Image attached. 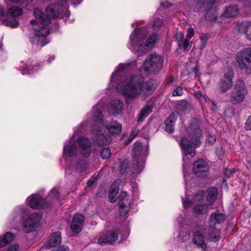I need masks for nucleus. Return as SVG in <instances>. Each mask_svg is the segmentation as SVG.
Instances as JSON below:
<instances>
[{
    "mask_svg": "<svg viewBox=\"0 0 251 251\" xmlns=\"http://www.w3.org/2000/svg\"><path fill=\"white\" fill-rule=\"evenodd\" d=\"M153 92L152 87L140 75H131L126 79V84L121 89V93L124 96L127 102L140 97L145 99Z\"/></svg>",
    "mask_w": 251,
    "mask_h": 251,
    "instance_id": "nucleus-1",
    "label": "nucleus"
},
{
    "mask_svg": "<svg viewBox=\"0 0 251 251\" xmlns=\"http://www.w3.org/2000/svg\"><path fill=\"white\" fill-rule=\"evenodd\" d=\"M102 114L97 106L93 107V118L94 124L92 126V131L93 134L97 136L96 140L100 146H104L109 144L112 139L108 135H104L101 128L104 126L112 134H119L122 130V125L116 121H112L109 123H104L102 120Z\"/></svg>",
    "mask_w": 251,
    "mask_h": 251,
    "instance_id": "nucleus-2",
    "label": "nucleus"
},
{
    "mask_svg": "<svg viewBox=\"0 0 251 251\" xmlns=\"http://www.w3.org/2000/svg\"><path fill=\"white\" fill-rule=\"evenodd\" d=\"M188 132L190 141L185 137L181 138L180 145L186 156L189 155L191 157H194L196 152L192 147L190 146V143L197 147L199 146L201 144V139L202 137L201 131L199 128L198 121L196 120H193L191 122Z\"/></svg>",
    "mask_w": 251,
    "mask_h": 251,
    "instance_id": "nucleus-3",
    "label": "nucleus"
},
{
    "mask_svg": "<svg viewBox=\"0 0 251 251\" xmlns=\"http://www.w3.org/2000/svg\"><path fill=\"white\" fill-rule=\"evenodd\" d=\"M34 14L35 20H32L30 23L32 25L36 23H40L44 26H41L38 29L34 28L35 33L31 38V42L32 44H38L40 37H44L49 33V29L47 27L51 22L50 19L44 14L39 9H34Z\"/></svg>",
    "mask_w": 251,
    "mask_h": 251,
    "instance_id": "nucleus-4",
    "label": "nucleus"
},
{
    "mask_svg": "<svg viewBox=\"0 0 251 251\" xmlns=\"http://www.w3.org/2000/svg\"><path fill=\"white\" fill-rule=\"evenodd\" d=\"M189 3L193 4V10L199 13L205 11L206 20L212 21L216 19L217 13L213 7L214 4L219 0H187Z\"/></svg>",
    "mask_w": 251,
    "mask_h": 251,
    "instance_id": "nucleus-5",
    "label": "nucleus"
},
{
    "mask_svg": "<svg viewBox=\"0 0 251 251\" xmlns=\"http://www.w3.org/2000/svg\"><path fill=\"white\" fill-rule=\"evenodd\" d=\"M238 68L246 74H251V48H247L238 51L235 57Z\"/></svg>",
    "mask_w": 251,
    "mask_h": 251,
    "instance_id": "nucleus-6",
    "label": "nucleus"
},
{
    "mask_svg": "<svg viewBox=\"0 0 251 251\" xmlns=\"http://www.w3.org/2000/svg\"><path fill=\"white\" fill-rule=\"evenodd\" d=\"M57 4L50 5L46 8V13L49 16L56 19L68 17L70 11L68 9L67 0H56Z\"/></svg>",
    "mask_w": 251,
    "mask_h": 251,
    "instance_id": "nucleus-7",
    "label": "nucleus"
},
{
    "mask_svg": "<svg viewBox=\"0 0 251 251\" xmlns=\"http://www.w3.org/2000/svg\"><path fill=\"white\" fill-rule=\"evenodd\" d=\"M163 60L158 54L154 53L150 54L145 60L142 69L147 72L158 73L162 67Z\"/></svg>",
    "mask_w": 251,
    "mask_h": 251,
    "instance_id": "nucleus-8",
    "label": "nucleus"
},
{
    "mask_svg": "<svg viewBox=\"0 0 251 251\" xmlns=\"http://www.w3.org/2000/svg\"><path fill=\"white\" fill-rule=\"evenodd\" d=\"M247 93L248 90L244 81L241 79H238L236 81L233 91L230 94L231 102L236 104L243 101Z\"/></svg>",
    "mask_w": 251,
    "mask_h": 251,
    "instance_id": "nucleus-9",
    "label": "nucleus"
},
{
    "mask_svg": "<svg viewBox=\"0 0 251 251\" xmlns=\"http://www.w3.org/2000/svg\"><path fill=\"white\" fill-rule=\"evenodd\" d=\"M233 77L234 72L232 70L227 68L225 71L220 80V90L222 93H225L232 87Z\"/></svg>",
    "mask_w": 251,
    "mask_h": 251,
    "instance_id": "nucleus-10",
    "label": "nucleus"
},
{
    "mask_svg": "<svg viewBox=\"0 0 251 251\" xmlns=\"http://www.w3.org/2000/svg\"><path fill=\"white\" fill-rule=\"evenodd\" d=\"M42 217L41 213H32L23 223V230L26 233H29L34 230L36 226L39 223Z\"/></svg>",
    "mask_w": 251,
    "mask_h": 251,
    "instance_id": "nucleus-11",
    "label": "nucleus"
},
{
    "mask_svg": "<svg viewBox=\"0 0 251 251\" xmlns=\"http://www.w3.org/2000/svg\"><path fill=\"white\" fill-rule=\"evenodd\" d=\"M148 32L145 28H140L134 30L130 36L131 47L136 51V46L138 43L145 39Z\"/></svg>",
    "mask_w": 251,
    "mask_h": 251,
    "instance_id": "nucleus-12",
    "label": "nucleus"
},
{
    "mask_svg": "<svg viewBox=\"0 0 251 251\" xmlns=\"http://www.w3.org/2000/svg\"><path fill=\"white\" fill-rule=\"evenodd\" d=\"M208 169L207 164L203 159H199L195 161L193 164V172L198 177H204L206 176Z\"/></svg>",
    "mask_w": 251,
    "mask_h": 251,
    "instance_id": "nucleus-13",
    "label": "nucleus"
},
{
    "mask_svg": "<svg viewBox=\"0 0 251 251\" xmlns=\"http://www.w3.org/2000/svg\"><path fill=\"white\" fill-rule=\"evenodd\" d=\"M76 142L79 146V151L82 156L88 158L92 152L91 142L87 138L80 137L77 139Z\"/></svg>",
    "mask_w": 251,
    "mask_h": 251,
    "instance_id": "nucleus-14",
    "label": "nucleus"
},
{
    "mask_svg": "<svg viewBox=\"0 0 251 251\" xmlns=\"http://www.w3.org/2000/svg\"><path fill=\"white\" fill-rule=\"evenodd\" d=\"M27 200L30 206L34 209L46 208L50 204L47 202L45 200L36 195H31Z\"/></svg>",
    "mask_w": 251,
    "mask_h": 251,
    "instance_id": "nucleus-15",
    "label": "nucleus"
},
{
    "mask_svg": "<svg viewBox=\"0 0 251 251\" xmlns=\"http://www.w3.org/2000/svg\"><path fill=\"white\" fill-rule=\"evenodd\" d=\"M225 220V215L217 210L210 215L209 219V226L211 229H215L216 225L222 224Z\"/></svg>",
    "mask_w": 251,
    "mask_h": 251,
    "instance_id": "nucleus-16",
    "label": "nucleus"
},
{
    "mask_svg": "<svg viewBox=\"0 0 251 251\" xmlns=\"http://www.w3.org/2000/svg\"><path fill=\"white\" fill-rule=\"evenodd\" d=\"M119 233L120 232L118 229L109 231L100 237L98 240V242L100 244H112L117 240Z\"/></svg>",
    "mask_w": 251,
    "mask_h": 251,
    "instance_id": "nucleus-17",
    "label": "nucleus"
},
{
    "mask_svg": "<svg viewBox=\"0 0 251 251\" xmlns=\"http://www.w3.org/2000/svg\"><path fill=\"white\" fill-rule=\"evenodd\" d=\"M235 29L239 33L245 34L247 39L251 41V21L244 20L238 23Z\"/></svg>",
    "mask_w": 251,
    "mask_h": 251,
    "instance_id": "nucleus-18",
    "label": "nucleus"
},
{
    "mask_svg": "<svg viewBox=\"0 0 251 251\" xmlns=\"http://www.w3.org/2000/svg\"><path fill=\"white\" fill-rule=\"evenodd\" d=\"M75 137L73 136L68 141V144H65L63 148V154L65 156L70 157L77 154L78 150L74 145Z\"/></svg>",
    "mask_w": 251,
    "mask_h": 251,
    "instance_id": "nucleus-19",
    "label": "nucleus"
},
{
    "mask_svg": "<svg viewBox=\"0 0 251 251\" xmlns=\"http://www.w3.org/2000/svg\"><path fill=\"white\" fill-rule=\"evenodd\" d=\"M122 102L118 99L112 100L108 104V110L111 114L117 115L120 113L123 108Z\"/></svg>",
    "mask_w": 251,
    "mask_h": 251,
    "instance_id": "nucleus-20",
    "label": "nucleus"
},
{
    "mask_svg": "<svg viewBox=\"0 0 251 251\" xmlns=\"http://www.w3.org/2000/svg\"><path fill=\"white\" fill-rule=\"evenodd\" d=\"M157 38V35L156 33H154L149 38L146 42V44L144 45L141 44L138 47V51L145 53L149 48H152L156 43Z\"/></svg>",
    "mask_w": 251,
    "mask_h": 251,
    "instance_id": "nucleus-21",
    "label": "nucleus"
},
{
    "mask_svg": "<svg viewBox=\"0 0 251 251\" xmlns=\"http://www.w3.org/2000/svg\"><path fill=\"white\" fill-rule=\"evenodd\" d=\"M190 108V103L185 100L178 101L176 106L177 112L180 115L188 112Z\"/></svg>",
    "mask_w": 251,
    "mask_h": 251,
    "instance_id": "nucleus-22",
    "label": "nucleus"
},
{
    "mask_svg": "<svg viewBox=\"0 0 251 251\" xmlns=\"http://www.w3.org/2000/svg\"><path fill=\"white\" fill-rule=\"evenodd\" d=\"M239 14V8L236 5H230L225 8L223 16L226 18L235 17Z\"/></svg>",
    "mask_w": 251,
    "mask_h": 251,
    "instance_id": "nucleus-23",
    "label": "nucleus"
},
{
    "mask_svg": "<svg viewBox=\"0 0 251 251\" xmlns=\"http://www.w3.org/2000/svg\"><path fill=\"white\" fill-rule=\"evenodd\" d=\"M206 193V201L209 204H211L215 201L217 198L218 190L215 187L209 188Z\"/></svg>",
    "mask_w": 251,
    "mask_h": 251,
    "instance_id": "nucleus-24",
    "label": "nucleus"
},
{
    "mask_svg": "<svg viewBox=\"0 0 251 251\" xmlns=\"http://www.w3.org/2000/svg\"><path fill=\"white\" fill-rule=\"evenodd\" d=\"M61 233L59 231L52 234L50 236L49 244L47 245V248H49L52 246H56L61 243Z\"/></svg>",
    "mask_w": 251,
    "mask_h": 251,
    "instance_id": "nucleus-25",
    "label": "nucleus"
},
{
    "mask_svg": "<svg viewBox=\"0 0 251 251\" xmlns=\"http://www.w3.org/2000/svg\"><path fill=\"white\" fill-rule=\"evenodd\" d=\"M126 201L119 202L120 215L121 216H125L129 210L130 200H126Z\"/></svg>",
    "mask_w": 251,
    "mask_h": 251,
    "instance_id": "nucleus-26",
    "label": "nucleus"
},
{
    "mask_svg": "<svg viewBox=\"0 0 251 251\" xmlns=\"http://www.w3.org/2000/svg\"><path fill=\"white\" fill-rule=\"evenodd\" d=\"M193 240L195 244L200 246L202 249L206 248V246L204 240V237L200 232L195 233Z\"/></svg>",
    "mask_w": 251,
    "mask_h": 251,
    "instance_id": "nucleus-27",
    "label": "nucleus"
},
{
    "mask_svg": "<svg viewBox=\"0 0 251 251\" xmlns=\"http://www.w3.org/2000/svg\"><path fill=\"white\" fill-rule=\"evenodd\" d=\"M14 238L13 234L6 232L3 237L0 238V247H4L12 241Z\"/></svg>",
    "mask_w": 251,
    "mask_h": 251,
    "instance_id": "nucleus-28",
    "label": "nucleus"
},
{
    "mask_svg": "<svg viewBox=\"0 0 251 251\" xmlns=\"http://www.w3.org/2000/svg\"><path fill=\"white\" fill-rule=\"evenodd\" d=\"M143 148L140 142H136L133 148V153L135 158H138L143 154Z\"/></svg>",
    "mask_w": 251,
    "mask_h": 251,
    "instance_id": "nucleus-29",
    "label": "nucleus"
},
{
    "mask_svg": "<svg viewBox=\"0 0 251 251\" xmlns=\"http://www.w3.org/2000/svg\"><path fill=\"white\" fill-rule=\"evenodd\" d=\"M152 108L149 105H146L142 108L141 113L139 116L138 121L142 122L145 118L151 112Z\"/></svg>",
    "mask_w": 251,
    "mask_h": 251,
    "instance_id": "nucleus-30",
    "label": "nucleus"
},
{
    "mask_svg": "<svg viewBox=\"0 0 251 251\" xmlns=\"http://www.w3.org/2000/svg\"><path fill=\"white\" fill-rule=\"evenodd\" d=\"M4 25L12 28L17 27L19 25V22L14 17H10L3 21Z\"/></svg>",
    "mask_w": 251,
    "mask_h": 251,
    "instance_id": "nucleus-31",
    "label": "nucleus"
},
{
    "mask_svg": "<svg viewBox=\"0 0 251 251\" xmlns=\"http://www.w3.org/2000/svg\"><path fill=\"white\" fill-rule=\"evenodd\" d=\"M7 13L11 17H17L23 14V11L21 8L13 6L8 9Z\"/></svg>",
    "mask_w": 251,
    "mask_h": 251,
    "instance_id": "nucleus-32",
    "label": "nucleus"
},
{
    "mask_svg": "<svg viewBox=\"0 0 251 251\" xmlns=\"http://www.w3.org/2000/svg\"><path fill=\"white\" fill-rule=\"evenodd\" d=\"M208 208L207 205L204 204H198L194 208V212L195 214H204L207 212Z\"/></svg>",
    "mask_w": 251,
    "mask_h": 251,
    "instance_id": "nucleus-33",
    "label": "nucleus"
},
{
    "mask_svg": "<svg viewBox=\"0 0 251 251\" xmlns=\"http://www.w3.org/2000/svg\"><path fill=\"white\" fill-rule=\"evenodd\" d=\"M213 230L214 232L210 234L208 240L210 242H217L221 238L220 231L219 229H217Z\"/></svg>",
    "mask_w": 251,
    "mask_h": 251,
    "instance_id": "nucleus-34",
    "label": "nucleus"
},
{
    "mask_svg": "<svg viewBox=\"0 0 251 251\" xmlns=\"http://www.w3.org/2000/svg\"><path fill=\"white\" fill-rule=\"evenodd\" d=\"M208 38L205 35H202L200 37V40L197 41L198 47L200 50H202L206 45Z\"/></svg>",
    "mask_w": 251,
    "mask_h": 251,
    "instance_id": "nucleus-35",
    "label": "nucleus"
},
{
    "mask_svg": "<svg viewBox=\"0 0 251 251\" xmlns=\"http://www.w3.org/2000/svg\"><path fill=\"white\" fill-rule=\"evenodd\" d=\"M82 226L80 224L75 223V221H72L71 225V230L74 234H78L79 233L82 228Z\"/></svg>",
    "mask_w": 251,
    "mask_h": 251,
    "instance_id": "nucleus-36",
    "label": "nucleus"
},
{
    "mask_svg": "<svg viewBox=\"0 0 251 251\" xmlns=\"http://www.w3.org/2000/svg\"><path fill=\"white\" fill-rule=\"evenodd\" d=\"M177 119V113L173 112L170 114L169 117L165 121V124H169V125L173 124L174 125Z\"/></svg>",
    "mask_w": 251,
    "mask_h": 251,
    "instance_id": "nucleus-37",
    "label": "nucleus"
},
{
    "mask_svg": "<svg viewBox=\"0 0 251 251\" xmlns=\"http://www.w3.org/2000/svg\"><path fill=\"white\" fill-rule=\"evenodd\" d=\"M143 168V164L138 162L136 165H134L132 168V173L137 175L139 174Z\"/></svg>",
    "mask_w": 251,
    "mask_h": 251,
    "instance_id": "nucleus-38",
    "label": "nucleus"
},
{
    "mask_svg": "<svg viewBox=\"0 0 251 251\" xmlns=\"http://www.w3.org/2000/svg\"><path fill=\"white\" fill-rule=\"evenodd\" d=\"M87 166L88 163L86 161H81L77 163L76 169L80 172H82L86 170Z\"/></svg>",
    "mask_w": 251,
    "mask_h": 251,
    "instance_id": "nucleus-39",
    "label": "nucleus"
},
{
    "mask_svg": "<svg viewBox=\"0 0 251 251\" xmlns=\"http://www.w3.org/2000/svg\"><path fill=\"white\" fill-rule=\"evenodd\" d=\"M84 220V217L82 214H76L74 216L72 221H75V223L80 224L83 226Z\"/></svg>",
    "mask_w": 251,
    "mask_h": 251,
    "instance_id": "nucleus-40",
    "label": "nucleus"
},
{
    "mask_svg": "<svg viewBox=\"0 0 251 251\" xmlns=\"http://www.w3.org/2000/svg\"><path fill=\"white\" fill-rule=\"evenodd\" d=\"M111 152L110 149L108 148H104L100 152V156L103 159H106L110 157Z\"/></svg>",
    "mask_w": 251,
    "mask_h": 251,
    "instance_id": "nucleus-41",
    "label": "nucleus"
},
{
    "mask_svg": "<svg viewBox=\"0 0 251 251\" xmlns=\"http://www.w3.org/2000/svg\"><path fill=\"white\" fill-rule=\"evenodd\" d=\"M192 42H190L187 39H184V41L180 44L179 47L180 48H183L184 50H189L192 46Z\"/></svg>",
    "mask_w": 251,
    "mask_h": 251,
    "instance_id": "nucleus-42",
    "label": "nucleus"
},
{
    "mask_svg": "<svg viewBox=\"0 0 251 251\" xmlns=\"http://www.w3.org/2000/svg\"><path fill=\"white\" fill-rule=\"evenodd\" d=\"M163 24V21L159 18H156L153 22L152 28L154 31H157Z\"/></svg>",
    "mask_w": 251,
    "mask_h": 251,
    "instance_id": "nucleus-43",
    "label": "nucleus"
},
{
    "mask_svg": "<svg viewBox=\"0 0 251 251\" xmlns=\"http://www.w3.org/2000/svg\"><path fill=\"white\" fill-rule=\"evenodd\" d=\"M59 198V192L58 190L56 188L52 189L48 196V199L49 200L51 198L58 199Z\"/></svg>",
    "mask_w": 251,
    "mask_h": 251,
    "instance_id": "nucleus-44",
    "label": "nucleus"
},
{
    "mask_svg": "<svg viewBox=\"0 0 251 251\" xmlns=\"http://www.w3.org/2000/svg\"><path fill=\"white\" fill-rule=\"evenodd\" d=\"M175 37L176 41H177L178 46L184 40L183 39L184 34L181 32H176L175 34Z\"/></svg>",
    "mask_w": 251,
    "mask_h": 251,
    "instance_id": "nucleus-45",
    "label": "nucleus"
},
{
    "mask_svg": "<svg viewBox=\"0 0 251 251\" xmlns=\"http://www.w3.org/2000/svg\"><path fill=\"white\" fill-rule=\"evenodd\" d=\"M128 168V162L127 161L125 160L122 163L120 167V173L122 175H124Z\"/></svg>",
    "mask_w": 251,
    "mask_h": 251,
    "instance_id": "nucleus-46",
    "label": "nucleus"
},
{
    "mask_svg": "<svg viewBox=\"0 0 251 251\" xmlns=\"http://www.w3.org/2000/svg\"><path fill=\"white\" fill-rule=\"evenodd\" d=\"M118 190H119V188L117 186V183L116 182H114L112 184V185L110 188V195H112V196L116 195L118 193Z\"/></svg>",
    "mask_w": 251,
    "mask_h": 251,
    "instance_id": "nucleus-47",
    "label": "nucleus"
},
{
    "mask_svg": "<svg viewBox=\"0 0 251 251\" xmlns=\"http://www.w3.org/2000/svg\"><path fill=\"white\" fill-rule=\"evenodd\" d=\"M183 94V90L182 87H177L173 92H172L173 96H180Z\"/></svg>",
    "mask_w": 251,
    "mask_h": 251,
    "instance_id": "nucleus-48",
    "label": "nucleus"
},
{
    "mask_svg": "<svg viewBox=\"0 0 251 251\" xmlns=\"http://www.w3.org/2000/svg\"><path fill=\"white\" fill-rule=\"evenodd\" d=\"M127 194L126 192L123 191L122 192L120 195L119 196V202H122V201H126V200H129L128 198H127Z\"/></svg>",
    "mask_w": 251,
    "mask_h": 251,
    "instance_id": "nucleus-49",
    "label": "nucleus"
},
{
    "mask_svg": "<svg viewBox=\"0 0 251 251\" xmlns=\"http://www.w3.org/2000/svg\"><path fill=\"white\" fill-rule=\"evenodd\" d=\"M207 140L210 144L213 145L216 141V136L213 134L209 133L207 137Z\"/></svg>",
    "mask_w": 251,
    "mask_h": 251,
    "instance_id": "nucleus-50",
    "label": "nucleus"
},
{
    "mask_svg": "<svg viewBox=\"0 0 251 251\" xmlns=\"http://www.w3.org/2000/svg\"><path fill=\"white\" fill-rule=\"evenodd\" d=\"M165 131L168 133H173L174 131V125L173 124L169 125L165 124Z\"/></svg>",
    "mask_w": 251,
    "mask_h": 251,
    "instance_id": "nucleus-51",
    "label": "nucleus"
},
{
    "mask_svg": "<svg viewBox=\"0 0 251 251\" xmlns=\"http://www.w3.org/2000/svg\"><path fill=\"white\" fill-rule=\"evenodd\" d=\"M19 247L20 245L18 243L10 245L7 251H18Z\"/></svg>",
    "mask_w": 251,
    "mask_h": 251,
    "instance_id": "nucleus-52",
    "label": "nucleus"
},
{
    "mask_svg": "<svg viewBox=\"0 0 251 251\" xmlns=\"http://www.w3.org/2000/svg\"><path fill=\"white\" fill-rule=\"evenodd\" d=\"M245 128L247 130H251V116H250L246 121L245 124Z\"/></svg>",
    "mask_w": 251,
    "mask_h": 251,
    "instance_id": "nucleus-53",
    "label": "nucleus"
},
{
    "mask_svg": "<svg viewBox=\"0 0 251 251\" xmlns=\"http://www.w3.org/2000/svg\"><path fill=\"white\" fill-rule=\"evenodd\" d=\"M128 67H129V64H120L118 66L117 70L119 71H123L124 70L126 69Z\"/></svg>",
    "mask_w": 251,
    "mask_h": 251,
    "instance_id": "nucleus-54",
    "label": "nucleus"
},
{
    "mask_svg": "<svg viewBox=\"0 0 251 251\" xmlns=\"http://www.w3.org/2000/svg\"><path fill=\"white\" fill-rule=\"evenodd\" d=\"M51 251H69V248L67 246H60L56 250H51Z\"/></svg>",
    "mask_w": 251,
    "mask_h": 251,
    "instance_id": "nucleus-55",
    "label": "nucleus"
},
{
    "mask_svg": "<svg viewBox=\"0 0 251 251\" xmlns=\"http://www.w3.org/2000/svg\"><path fill=\"white\" fill-rule=\"evenodd\" d=\"M235 172L234 169H226L225 171V174L227 177H230L233 172Z\"/></svg>",
    "mask_w": 251,
    "mask_h": 251,
    "instance_id": "nucleus-56",
    "label": "nucleus"
},
{
    "mask_svg": "<svg viewBox=\"0 0 251 251\" xmlns=\"http://www.w3.org/2000/svg\"><path fill=\"white\" fill-rule=\"evenodd\" d=\"M194 35V31L192 29L189 28L188 30V33L186 34V37L188 39H191Z\"/></svg>",
    "mask_w": 251,
    "mask_h": 251,
    "instance_id": "nucleus-57",
    "label": "nucleus"
},
{
    "mask_svg": "<svg viewBox=\"0 0 251 251\" xmlns=\"http://www.w3.org/2000/svg\"><path fill=\"white\" fill-rule=\"evenodd\" d=\"M139 130H135L134 131H133L129 138V140L130 141H131L135 136H136Z\"/></svg>",
    "mask_w": 251,
    "mask_h": 251,
    "instance_id": "nucleus-58",
    "label": "nucleus"
},
{
    "mask_svg": "<svg viewBox=\"0 0 251 251\" xmlns=\"http://www.w3.org/2000/svg\"><path fill=\"white\" fill-rule=\"evenodd\" d=\"M246 6H251V0H241Z\"/></svg>",
    "mask_w": 251,
    "mask_h": 251,
    "instance_id": "nucleus-59",
    "label": "nucleus"
},
{
    "mask_svg": "<svg viewBox=\"0 0 251 251\" xmlns=\"http://www.w3.org/2000/svg\"><path fill=\"white\" fill-rule=\"evenodd\" d=\"M161 5L163 7H169L171 6L168 1L161 3Z\"/></svg>",
    "mask_w": 251,
    "mask_h": 251,
    "instance_id": "nucleus-60",
    "label": "nucleus"
},
{
    "mask_svg": "<svg viewBox=\"0 0 251 251\" xmlns=\"http://www.w3.org/2000/svg\"><path fill=\"white\" fill-rule=\"evenodd\" d=\"M4 15V9L2 7H0V20Z\"/></svg>",
    "mask_w": 251,
    "mask_h": 251,
    "instance_id": "nucleus-61",
    "label": "nucleus"
},
{
    "mask_svg": "<svg viewBox=\"0 0 251 251\" xmlns=\"http://www.w3.org/2000/svg\"><path fill=\"white\" fill-rule=\"evenodd\" d=\"M116 195H114V196H112V195H110V202H112V203H114L116 201V199L115 198V196Z\"/></svg>",
    "mask_w": 251,
    "mask_h": 251,
    "instance_id": "nucleus-62",
    "label": "nucleus"
},
{
    "mask_svg": "<svg viewBox=\"0 0 251 251\" xmlns=\"http://www.w3.org/2000/svg\"><path fill=\"white\" fill-rule=\"evenodd\" d=\"M195 97L197 98H199L200 97H201V93L199 91L196 92L194 94Z\"/></svg>",
    "mask_w": 251,
    "mask_h": 251,
    "instance_id": "nucleus-63",
    "label": "nucleus"
},
{
    "mask_svg": "<svg viewBox=\"0 0 251 251\" xmlns=\"http://www.w3.org/2000/svg\"><path fill=\"white\" fill-rule=\"evenodd\" d=\"M94 183V181L93 180H89L88 181L87 183V185L88 186L90 187L93 185Z\"/></svg>",
    "mask_w": 251,
    "mask_h": 251,
    "instance_id": "nucleus-64",
    "label": "nucleus"
}]
</instances>
